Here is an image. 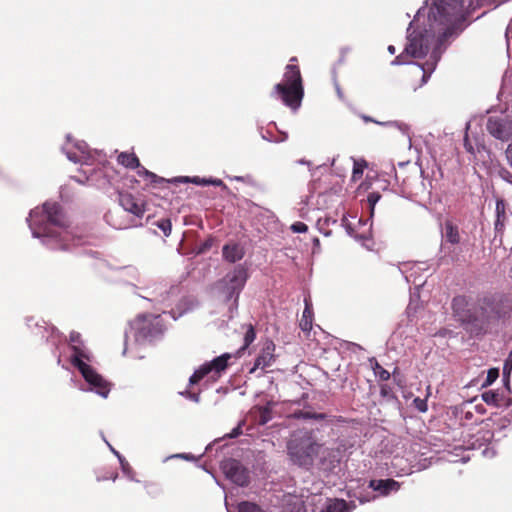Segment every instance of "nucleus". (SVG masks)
Listing matches in <instances>:
<instances>
[{
	"label": "nucleus",
	"instance_id": "nucleus-22",
	"mask_svg": "<svg viewBox=\"0 0 512 512\" xmlns=\"http://www.w3.org/2000/svg\"><path fill=\"white\" fill-rule=\"evenodd\" d=\"M292 417L295 419H313L320 421L326 419L327 415L325 413L298 410L292 414Z\"/></svg>",
	"mask_w": 512,
	"mask_h": 512
},
{
	"label": "nucleus",
	"instance_id": "nucleus-5",
	"mask_svg": "<svg viewBox=\"0 0 512 512\" xmlns=\"http://www.w3.org/2000/svg\"><path fill=\"white\" fill-rule=\"evenodd\" d=\"M504 316L501 300L496 295H485L479 299L475 315H467L463 319L465 329L471 334L480 335L487 331L488 326Z\"/></svg>",
	"mask_w": 512,
	"mask_h": 512
},
{
	"label": "nucleus",
	"instance_id": "nucleus-2",
	"mask_svg": "<svg viewBox=\"0 0 512 512\" xmlns=\"http://www.w3.org/2000/svg\"><path fill=\"white\" fill-rule=\"evenodd\" d=\"M69 347L73 352L71 364L79 370L85 381L97 394L107 397L110 392V384L85 362L91 361L92 356L79 332L72 331L69 334Z\"/></svg>",
	"mask_w": 512,
	"mask_h": 512
},
{
	"label": "nucleus",
	"instance_id": "nucleus-18",
	"mask_svg": "<svg viewBox=\"0 0 512 512\" xmlns=\"http://www.w3.org/2000/svg\"><path fill=\"white\" fill-rule=\"evenodd\" d=\"M117 162L128 169H136L140 167L139 158L135 153L121 152L117 156Z\"/></svg>",
	"mask_w": 512,
	"mask_h": 512
},
{
	"label": "nucleus",
	"instance_id": "nucleus-4",
	"mask_svg": "<svg viewBox=\"0 0 512 512\" xmlns=\"http://www.w3.org/2000/svg\"><path fill=\"white\" fill-rule=\"evenodd\" d=\"M293 62H297L296 57H292L290 63L285 67L283 80L274 86L272 96L296 110L300 107L304 97V87L300 68Z\"/></svg>",
	"mask_w": 512,
	"mask_h": 512
},
{
	"label": "nucleus",
	"instance_id": "nucleus-24",
	"mask_svg": "<svg viewBox=\"0 0 512 512\" xmlns=\"http://www.w3.org/2000/svg\"><path fill=\"white\" fill-rule=\"evenodd\" d=\"M321 512H347V503L345 500L335 499L330 501Z\"/></svg>",
	"mask_w": 512,
	"mask_h": 512
},
{
	"label": "nucleus",
	"instance_id": "nucleus-1",
	"mask_svg": "<svg viewBox=\"0 0 512 512\" xmlns=\"http://www.w3.org/2000/svg\"><path fill=\"white\" fill-rule=\"evenodd\" d=\"M28 222L33 236L43 238V243L49 249L66 251L70 248L73 240L68 231L70 221L59 203L45 202L34 208Z\"/></svg>",
	"mask_w": 512,
	"mask_h": 512
},
{
	"label": "nucleus",
	"instance_id": "nucleus-12",
	"mask_svg": "<svg viewBox=\"0 0 512 512\" xmlns=\"http://www.w3.org/2000/svg\"><path fill=\"white\" fill-rule=\"evenodd\" d=\"M119 204L126 211L137 218H142L146 211V203L141 196H136L128 192L119 193Z\"/></svg>",
	"mask_w": 512,
	"mask_h": 512
},
{
	"label": "nucleus",
	"instance_id": "nucleus-35",
	"mask_svg": "<svg viewBox=\"0 0 512 512\" xmlns=\"http://www.w3.org/2000/svg\"><path fill=\"white\" fill-rule=\"evenodd\" d=\"M381 194L379 192H371L367 197V201L371 209L374 208L376 203L380 200Z\"/></svg>",
	"mask_w": 512,
	"mask_h": 512
},
{
	"label": "nucleus",
	"instance_id": "nucleus-52",
	"mask_svg": "<svg viewBox=\"0 0 512 512\" xmlns=\"http://www.w3.org/2000/svg\"><path fill=\"white\" fill-rule=\"evenodd\" d=\"M467 150H468V151H471V150H472V147H470V145H467Z\"/></svg>",
	"mask_w": 512,
	"mask_h": 512
},
{
	"label": "nucleus",
	"instance_id": "nucleus-27",
	"mask_svg": "<svg viewBox=\"0 0 512 512\" xmlns=\"http://www.w3.org/2000/svg\"><path fill=\"white\" fill-rule=\"evenodd\" d=\"M367 167V162L364 159L354 160L353 171H352V180H359L364 172V169Z\"/></svg>",
	"mask_w": 512,
	"mask_h": 512
},
{
	"label": "nucleus",
	"instance_id": "nucleus-16",
	"mask_svg": "<svg viewBox=\"0 0 512 512\" xmlns=\"http://www.w3.org/2000/svg\"><path fill=\"white\" fill-rule=\"evenodd\" d=\"M77 148L79 150V153L76 152H67V157L69 160L75 162V163H82L86 165H93L95 162L94 155L87 150V146L85 144L83 145H77Z\"/></svg>",
	"mask_w": 512,
	"mask_h": 512
},
{
	"label": "nucleus",
	"instance_id": "nucleus-40",
	"mask_svg": "<svg viewBox=\"0 0 512 512\" xmlns=\"http://www.w3.org/2000/svg\"><path fill=\"white\" fill-rule=\"evenodd\" d=\"M504 219H505V218H498V217H497V219H496V221H495V230H496L497 232H500V231H502V230H503V228H504Z\"/></svg>",
	"mask_w": 512,
	"mask_h": 512
},
{
	"label": "nucleus",
	"instance_id": "nucleus-29",
	"mask_svg": "<svg viewBox=\"0 0 512 512\" xmlns=\"http://www.w3.org/2000/svg\"><path fill=\"white\" fill-rule=\"evenodd\" d=\"M256 338V332L252 324L247 325L244 335V345L240 350H245Z\"/></svg>",
	"mask_w": 512,
	"mask_h": 512
},
{
	"label": "nucleus",
	"instance_id": "nucleus-37",
	"mask_svg": "<svg viewBox=\"0 0 512 512\" xmlns=\"http://www.w3.org/2000/svg\"><path fill=\"white\" fill-rule=\"evenodd\" d=\"M203 180H205V179L196 176V177H193V178L183 177V178H181L180 181H182V182H192V183L197 184V185H204L203 184Z\"/></svg>",
	"mask_w": 512,
	"mask_h": 512
},
{
	"label": "nucleus",
	"instance_id": "nucleus-32",
	"mask_svg": "<svg viewBox=\"0 0 512 512\" xmlns=\"http://www.w3.org/2000/svg\"><path fill=\"white\" fill-rule=\"evenodd\" d=\"M374 372L382 381H387L390 378V373L384 369L378 362L375 363Z\"/></svg>",
	"mask_w": 512,
	"mask_h": 512
},
{
	"label": "nucleus",
	"instance_id": "nucleus-46",
	"mask_svg": "<svg viewBox=\"0 0 512 512\" xmlns=\"http://www.w3.org/2000/svg\"><path fill=\"white\" fill-rule=\"evenodd\" d=\"M464 302V298L463 297H457V298H454L453 299V306L455 307L456 305H458L459 303H463Z\"/></svg>",
	"mask_w": 512,
	"mask_h": 512
},
{
	"label": "nucleus",
	"instance_id": "nucleus-47",
	"mask_svg": "<svg viewBox=\"0 0 512 512\" xmlns=\"http://www.w3.org/2000/svg\"><path fill=\"white\" fill-rule=\"evenodd\" d=\"M177 457H181V458H184V459H187V460L193 458V456H191L189 454H179V455H177Z\"/></svg>",
	"mask_w": 512,
	"mask_h": 512
},
{
	"label": "nucleus",
	"instance_id": "nucleus-49",
	"mask_svg": "<svg viewBox=\"0 0 512 512\" xmlns=\"http://www.w3.org/2000/svg\"><path fill=\"white\" fill-rule=\"evenodd\" d=\"M507 0H493L496 5L506 2Z\"/></svg>",
	"mask_w": 512,
	"mask_h": 512
},
{
	"label": "nucleus",
	"instance_id": "nucleus-6",
	"mask_svg": "<svg viewBox=\"0 0 512 512\" xmlns=\"http://www.w3.org/2000/svg\"><path fill=\"white\" fill-rule=\"evenodd\" d=\"M428 19L449 29V26L464 20L463 0H434Z\"/></svg>",
	"mask_w": 512,
	"mask_h": 512
},
{
	"label": "nucleus",
	"instance_id": "nucleus-26",
	"mask_svg": "<svg viewBox=\"0 0 512 512\" xmlns=\"http://www.w3.org/2000/svg\"><path fill=\"white\" fill-rule=\"evenodd\" d=\"M257 418L260 425L268 423L272 419V408L270 405L259 407Z\"/></svg>",
	"mask_w": 512,
	"mask_h": 512
},
{
	"label": "nucleus",
	"instance_id": "nucleus-42",
	"mask_svg": "<svg viewBox=\"0 0 512 512\" xmlns=\"http://www.w3.org/2000/svg\"><path fill=\"white\" fill-rule=\"evenodd\" d=\"M185 394L193 401L198 402L199 401V393H192V392H185Z\"/></svg>",
	"mask_w": 512,
	"mask_h": 512
},
{
	"label": "nucleus",
	"instance_id": "nucleus-15",
	"mask_svg": "<svg viewBox=\"0 0 512 512\" xmlns=\"http://www.w3.org/2000/svg\"><path fill=\"white\" fill-rule=\"evenodd\" d=\"M369 488L378 491L383 496H387L391 492L398 491L400 483L394 479H373L369 482Z\"/></svg>",
	"mask_w": 512,
	"mask_h": 512
},
{
	"label": "nucleus",
	"instance_id": "nucleus-14",
	"mask_svg": "<svg viewBox=\"0 0 512 512\" xmlns=\"http://www.w3.org/2000/svg\"><path fill=\"white\" fill-rule=\"evenodd\" d=\"M274 350L275 345L273 342H268L264 345L261 353L257 356L254 362V366L250 370V373L255 372L257 369H265L270 367L274 362Z\"/></svg>",
	"mask_w": 512,
	"mask_h": 512
},
{
	"label": "nucleus",
	"instance_id": "nucleus-50",
	"mask_svg": "<svg viewBox=\"0 0 512 512\" xmlns=\"http://www.w3.org/2000/svg\"><path fill=\"white\" fill-rule=\"evenodd\" d=\"M381 394H382V395H386V389H385V387H382V388H381Z\"/></svg>",
	"mask_w": 512,
	"mask_h": 512
},
{
	"label": "nucleus",
	"instance_id": "nucleus-17",
	"mask_svg": "<svg viewBox=\"0 0 512 512\" xmlns=\"http://www.w3.org/2000/svg\"><path fill=\"white\" fill-rule=\"evenodd\" d=\"M244 254V249L237 243L226 244L222 248L223 258L230 263L241 260Z\"/></svg>",
	"mask_w": 512,
	"mask_h": 512
},
{
	"label": "nucleus",
	"instance_id": "nucleus-13",
	"mask_svg": "<svg viewBox=\"0 0 512 512\" xmlns=\"http://www.w3.org/2000/svg\"><path fill=\"white\" fill-rule=\"evenodd\" d=\"M486 130L496 139L506 141L512 136V122L500 117H489Z\"/></svg>",
	"mask_w": 512,
	"mask_h": 512
},
{
	"label": "nucleus",
	"instance_id": "nucleus-51",
	"mask_svg": "<svg viewBox=\"0 0 512 512\" xmlns=\"http://www.w3.org/2000/svg\"><path fill=\"white\" fill-rule=\"evenodd\" d=\"M467 150H468V151H471V150H472V147H470V145H467Z\"/></svg>",
	"mask_w": 512,
	"mask_h": 512
},
{
	"label": "nucleus",
	"instance_id": "nucleus-9",
	"mask_svg": "<svg viewBox=\"0 0 512 512\" xmlns=\"http://www.w3.org/2000/svg\"><path fill=\"white\" fill-rule=\"evenodd\" d=\"M247 281V271L242 266H237L228 273L221 281L222 292L227 300L233 297L238 298L240 291Z\"/></svg>",
	"mask_w": 512,
	"mask_h": 512
},
{
	"label": "nucleus",
	"instance_id": "nucleus-38",
	"mask_svg": "<svg viewBox=\"0 0 512 512\" xmlns=\"http://www.w3.org/2000/svg\"><path fill=\"white\" fill-rule=\"evenodd\" d=\"M203 184H204V186H206V185H213V186H217V187H220V186H224L225 187V184H224V182L221 179L203 180Z\"/></svg>",
	"mask_w": 512,
	"mask_h": 512
},
{
	"label": "nucleus",
	"instance_id": "nucleus-30",
	"mask_svg": "<svg viewBox=\"0 0 512 512\" xmlns=\"http://www.w3.org/2000/svg\"><path fill=\"white\" fill-rule=\"evenodd\" d=\"M157 227L164 233L165 236H169L172 230V224L170 219H161L157 222Z\"/></svg>",
	"mask_w": 512,
	"mask_h": 512
},
{
	"label": "nucleus",
	"instance_id": "nucleus-31",
	"mask_svg": "<svg viewBox=\"0 0 512 512\" xmlns=\"http://www.w3.org/2000/svg\"><path fill=\"white\" fill-rule=\"evenodd\" d=\"M499 377V370L497 368H491L488 370L487 377L483 383V387L490 386Z\"/></svg>",
	"mask_w": 512,
	"mask_h": 512
},
{
	"label": "nucleus",
	"instance_id": "nucleus-25",
	"mask_svg": "<svg viewBox=\"0 0 512 512\" xmlns=\"http://www.w3.org/2000/svg\"><path fill=\"white\" fill-rule=\"evenodd\" d=\"M138 169V175L140 177H143L152 184H158L166 181L164 178L159 177L155 173L148 171L145 167L141 165L140 167H138Z\"/></svg>",
	"mask_w": 512,
	"mask_h": 512
},
{
	"label": "nucleus",
	"instance_id": "nucleus-23",
	"mask_svg": "<svg viewBox=\"0 0 512 512\" xmlns=\"http://www.w3.org/2000/svg\"><path fill=\"white\" fill-rule=\"evenodd\" d=\"M482 399L488 405L499 407L501 405L502 396L497 391L489 390L482 394Z\"/></svg>",
	"mask_w": 512,
	"mask_h": 512
},
{
	"label": "nucleus",
	"instance_id": "nucleus-43",
	"mask_svg": "<svg viewBox=\"0 0 512 512\" xmlns=\"http://www.w3.org/2000/svg\"><path fill=\"white\" fill-rule=\"evenodd\" d=\"M502 177L504 179H506L507 181L511 182L512 183V173H510L509 171L507 170H504L503 173L501 174Z\"/></svg>",
	"mask_w": 512,
	"mask_h": 512
},
{
	"label": "nucleus",
	"instance_id": "nucleus-28",
	"mask_svg": "<svg viewBox=\"0 0 512 512\" xmlns=\"http://www.w3.org/2000/svg\"><path fill=\"white\" fill-rule=\"evenodd\" d=\"M238 512H265L259 505L249 501H242L238 504Z\"/></svg>",
	"mask_w": 512,
	"mask_h": 512
},
{
	"label": "nucleus",
	"instance_id": "nucleus-45",
	"mask_svg": "<svg viewBox=\"0 0 512 512\" xmlns=\"http://www.w3.org/2000/svg\"><path fill=\"white\" fill-rule=\"evenodd\" d=\"M241 433L240 427L234 429L232 433L229 435L231 438L237 437Z\"/></svg>",
	"mask_w": 512,
	"mask_h": 512
},
{
	"label": "nucleus",
	"instance_id": "nucleus-34",
	"mask_svg": "<svg viewBox=\"0 0 512 512\" xmlns=\"http://www.w3.org/2000/svg\"><path fill=\"white\" fill-rule=\"evenodd\" d=\"M413 403H414L415 408L417 410H419L420 412H426L428 409L427 402L425 399H421V398L417 397L414 399Z\"/></svg>",
	"mask_w": 512,
	"mask_h": 512
},
{
	"label": "nucleus",
	"instance_id": "nucleus-7",
	"mask_svg": "<svg viewBox=\"0 0 512 512\" xmlns=\"http://www.w3.org/2000/svg\"><path fill=\"white\" fill-rule=\"evenodd\" d=\"M404 52L398 55L392 64L402 65L408 63L407 58H423L429 52L434 34L428 30L413 31L408 36Z\"/></svg>",
	"mask_w": 512,
	"mask_h": 512
},
{
	"label": "nucleus",
	"instance_id": "nucleus-8",
	"mask_svg": "<svg viewBox=\"0 0 512 512\" xmlns=\"http://www.w3.org/2000/svg\"><path fill=\"white\" fill-rule=\"evenodd\" d=\"M231 358V354L224 353L221 356L216 357L211 362L204 363L201 365L189 379L191 385L199 383L205 376L212 374V378L216 380L220 374L225 371L228 367V361Z\"/></svg>",
	"mask_w": 512,
	"mask_h": 512
},
{
	"label": "nucleus",
	"instance_id": "nucleus-39",
	"mask_svg": "<svg viewBox=\"0 0 512 512\" xmlns=\"http://www.w3.org/2000/svg\"><path fill=\"white\" fill-rule=\"evenodd\" d=\"M511 366H512V351L509 353V356H508L507 360L505 361L504 369H503L504 373H506V372L509 373Z\"/></svg>",
	"mask_w": 512,
	"mask_h": 512
},
{
	"label": "nucleus",
	"instance_id": "nucleus-3",
	"mask_svg": "<svg viewBox=\"0 0 512 512\" xmlns=\"http://www.w3.org/2000/svg\"><path fill=\"white\" fill-rule=\"evenodd\" d=\"M322 446L312 429L303 428L291 434L287 442V453L294 464L309 468L319 455Z\"/></svg>",
	"mask_w": 512,
	"mask_h": 512
},
{
	"label": "nucleus",
	"instance_id": "nucleus-11",
	"mask_svg": "<svg viewBox=\"0 0 512 512\" xmlns=\"http://www.w3.org/2000/svg\"><path fill=\"white\" fill-rule=\"evenodd\" d=\"M226 477L239 486H245L249 482L247 470L235 459H228L222 464Z\"/></svg>",
	"mask_w": 512,
	"mask_h": 512
},
{
	"label": "nucleus",
	"instance_id": "nucleus-10",
	"mask_svg": "<svg viewBox=\"0 0 512 512\" xmlns=\"http://www.w3.org/2000/svg\"><path fill=\"white\" fill-rule=\"evenodd\" d=\"M162 333V326L159 317L141 316L136 322L137 338L147 339Z\"/></svg>",
	"mask_w": 512,
	"mask_h": 512
},
{
	"label": "nucleus",
	"instance_id": "nucleus-48",
	"mask_svg": "<svg viewBox=\"0 0 512 512\" xmlns=\"http://www.w3.org/2000/svg\"><path fill=\"white\" fill-rule=\"evenodd\" d=\"M388 51H389L390 54H395L396 49H395V47L393 45H390V46H388Z\"/></svg>",
	"mask_w": 512,
	"mask_h": 512
},
{
	"label": "nucleus",
	"instance_id": "nucleus-44",
	"mask_svg": "<svg viewBox=\"0 0 512 512\" xmlns=\"http://www.w3.org/2000/svg\"><path fill=\"white\" fill-rule=\"evenodd\" d=\"M422 70H423L422 82L426 83L428 78L430 77L431 72H427L423 67H422Z\"/></svg>",
	"mask_w": 512,
	"mask_h": 512
},
{
	"label": "nucleus",
	"instance_id": "nucleus-21",
	"mask_svg": "<svg viewBox=\"0 0 512 512\" xmlns=\"http://www.w3.org/2000/svg\"><path fill=\"white\" fill-rule=\"evenodd\" d=\"M286 512H305L304 501L299 497H289L285 504Z\"/></svg>",
	"mask_w": 512,
	"mask_h": 512
},
{
	"label": "nucleus",
	"instance_id": "nucleus-20",
	"mask_svg": "<svg viewBox=\"0 0 512 512\" xmlns=\"http://www.w3.org/2000/svg\"><path fill=\"white\" fill-rule=\"evenodd\" d=\"M445 238L451 244H458L460 242V234L458 227L451 221L445 222Z\"/></svg>",
	"mask_w": 512,
	"mask_h": 512
},
{
	"label": "nucleus",
	"instance_id": "nucleus-19",
	"mask_svg": "<svg viewBox=\"0 0 512 512\" xmlns=\"http://www.w3.org/2000/svg\"><path fill=\"white\" fill-rule=\"evenodd\" d=\"M312 323H313V309H312V306L308 303V301L305 300V308L303 310L302 317L299 322V326L304 332H310L312 329Z\"/></svg>",
	"mask_w": 512,
	"mask_h": 512
},
{
	"label": "nucleus",
	"instance_id": "nucleus-41",
	"mask_svg": "<svg viewBox=\"0 0 512 512\" xmlns=\"http://www.w3.org/2000/svg\"><path fill=\"white\" fill-rule=\"evenodd\" d=\"M506 157L508 159L510 166L512 167V142L508 145L506 149Z\"/></svg>",
	"mask_w": 512,
	"mask_h": 512
},
{
	"label": "nucleus",
	"instance_id": "nucleus-33",
	"mask_svg": "<svg viewBox=\"0 0 512 512\" xmlns=\"http://www.w3.org/2000/svg\"><path fill=\"white\" fill-rule=\"evenodd\" d=\"M291 230L295 233H305L308 226L304 222L297 221L291 225Z\"/></svg>",
	"mask_w": 512,
	"mask_h": 512
},
{
	"label": "nucleus",
	"instance_id": "nucleus-36",
	"mask_svg": "<svg viewBox=\"0 0 512 512\" xmlns=\"http://www.w3.org/2000/svg\"><path fill=\"white\" fill-rule=\"evenodd\" d=\"M496 215L498 218H505V203L503 200L496 202Z\"/></svg>",
	"mask_w": 512,
	"mask_h": 512
}]
</instances>
